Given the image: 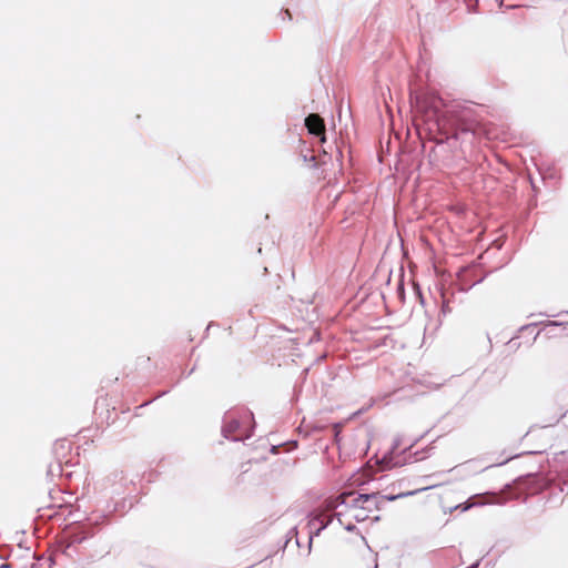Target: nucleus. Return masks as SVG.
<instances>
[{
  "label": "nucleus",
  "instance_id": "1",
  "mask_svg": "<svg viewBox=\"0 0 568 568\" xmlns=\"http://www.w3.org/2000/svg\"><path fill=\"white\" fill-rule=\"evenodd\" d=\"M378 494H358L345 491L325 501V508L333 511L338 521L346 528L353 529L356 523L365 521L379 508Z\"/></svg>",
  "mask_w": 568,
  "mask_h": 568
},
{
  "label": "nucleus",
  "instance_id": "2",
  "mask_svg": "<svg viewBox=\"0 0 568 568\" xmlns=\"http://www.w3.org/2000/svg\"><path fill=\"white\" fill-rule=\"evenodd\" d=\"M442 100L435 97H429L423 101L417 102L418 112L423 113L424 121L426 123L433 124L429 126V130L436 129L444 132H448L450 130L474 133L478 132V122L466 118V115L450 114L448 116L442 112Z\"/></svg>",
  "mask_w": 568,
  "mask_h": 568
},
{
  "label": "nucleus",
  "instance_id": "3",
  "mask_svg": "<svg viewBox=\"0 0 568 568\" xmlns=\"http://www.w3.org/2000/svg\"><path fill=\"white\" fill-rule=\"evenodd\" d=\"M223 433L226 438L232 440H241L250 436L248 430L242 427V422L233 416L226 418Z\"/></svg>",
  "mask_w": 568,
  "mask_h": 568
},
{
  "label": "nucleus",
  "instance_id": "4",
  "mask_svg": "<svg viewBox=\"0 0 568 568\" xmlns=\"http://www.w3.org/2000/svg\"><path fill=\"white\" fill-rule=\"evenodd\" d=\"M305 126L307 128L311 134L321 136V141H325V124L324 120L315 113L310 114L305 119Z\"/></svg>",
  "mask_w": 568,
  "mask_h": 568
},
{
  "label": "nucleus",
  "instance_id": "5",
  "mask_svg": "<svg viewBox=\"0 0 568 568\" xmlns=\"http://www.w3.org/2000/svg\"><path fill=\"white\" fill-rule=\"evenodd\" d=\"M286 14L288 16V18L291 19V13L288 10H286Z\"/></svg>",
  "mask_w": 568,
  "mask_h": 568
}]
</instances>
